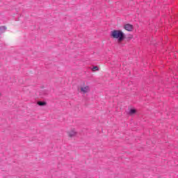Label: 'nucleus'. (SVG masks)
Wrapping results in <instances>:
<instances>
[{"label":"nucleus","mask_w":178,"mask_h":178,"mask_svg":"<svg viewBox=\"0 0 178 178\" xmlns=\"http://www.w3.org/2000/svg\"><path fill=\"white\" fill-rule=\"evenodd\" d=\"M92 72H95V70H99V68L97 66H94L92 68Z\"/></svg>","instance_id":"nucleus-8"},{"label":"nucleus","mask_w":178,"mask_h":178,"mask_svg":"<svg viewBox=\"0 0 178 178\" xmlns=\"http://www.w3.org/2000/svg\"><path fill=\"white\" fill-rule=\"evenodd\" d=\"M68 137L72 138V137H76L77 136V131L75 129H72L71 131L67 132Z\"/></svg>","instance_id":"nucleus-2"},{"label":"nucleus","mask_w":178,"mask_h":178,"mask_svg":"<svg viewBox=\"0 0 178 178\" xmlns=\"http://www.w3.org/2000/svg\"><path fill=\"white\" fill-rule=\"evenodd\" d=\"M38 105H39V106H45V105H47V102H38Z\"/></svg>","instance_id":"nucleus-6"},{"label":"nucleus","mask_w":178,"mask_h":178,"mask_svg":"<svg viewBox=\"0 0 178 178\" xmlns=\"http://www.w3.org/2000/svg\"><path fill=\"white\" fill-rule=\"evenodd\" d=\"M6 26H0V33H5L6 31Z\"/></svg>","instance_id":"nucleus-5"},{"label":"nucleus","mask_w":178,"mask_h":178,"mask_svg":"<svg viewBox=\"0 0 178 178\" xmlns=\"http://www.w3.org/2000/svg\"><path fill=\"white\" fill-rule=\"evenodd\" d=\"M0 95H1V92H0Z\"/></svg>","instance_id":"nucleus-9"},{"label":"nucleus","mask_w":178,"mask_h":178,"mask_svg":"<svg viewBox=\"0 0 178 178\" xmlns=\"http://www.w3.org/2000/svg\"><path fill=\"white\" fill-rule=\"evenodd\" d=\"M81 91L82 92H83V94H86V93L88 92V91H90V87H88V86H86L83 88L82 87V88H81Z\"/></svg>","instance_id":"nucleus-4"},{"label":"nucleus","mask_w":178,"mask_h":178,"mask_svg":"<svg viewBox=\"0 0 178 178\" xmlns=\"http://www.w3.org/2000/svg\"><path fill=\"white\" fill-rule=\"evenodd\" d=\"M124 29L127 31H133V25L130 24H127L124 26Z\"/></svg>","instance_id":"nucleus-3"},{"label":"nucleus","mask_w":178,"mask_h":178,"mask_svg":"<svg viewBox=\"0 0 178 178\" xmlns=\"http://www.w3.org/2000/svg\"><path fill=\"white\" fill-rule=\"evenodd\" d=\"M111 36L112 38L118 39V42L119 44L126 38L124 33L120 30H113L111 32Z\"/></svg>","instance_id":"nucleus-1"},{"label":"nucleus","mask_w":178,"mask_h":178,"mask_svg":"<svg viewBox=\"0 0 178 178\" xmlns=\"http://www.w3.org/2000/svg\"><path fill=\"white\" fill-rule=\"evenodd\" d=\"M136 112H137V111L134 108H131L129 111V115H134V113H136Z\"/></svg>","instance_id":"nucleus-7"}]
</instances>
